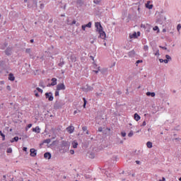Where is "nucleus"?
Wrapping results in <instances>:
<instances>
[{
	"label": "nucleus",
	"mask_w": 181,
	"mask_h": 181,
	"mask_svg": "<svg viewBox=\"0 0 181 181\" xmlns=\"http://www.w3.org/2000/svg\"><path fill=\"white\" fill-rule=\"evenodd\" d=\"M64 105L62 102L57 101L55 102L54 107L56 110H59V108H62Z\"/></svg>",
	"instance_id": "nucleus-5"
},
{
	"label": "nucleus",
	"mask_w": 181,
	"mask_h": 181,
	"mask_svg": "<svg viewBox=\"0 0 181 181\" xmlns=\"http://www.w3.org/2000/svg\"><path fill=\"white\" fill-rule=\"evenodd\" d=\"M128 136L131 138L132 136H134V132L130 131V132L128 134Z\"/></svg>",
	"instance_id": "nucleus-34"
},
{
	"label": "nucleus",
	"mask_w": 181,
	"mask_h": 181,
	"mask_svg": "<svg viewBox=\"0 0 181 181\" xmlns=\"http://www.w3.org/2000/svg\"><path fill=\"white\" fill-rule=\"evenodd\" d=\"M5 53L7 56H11V54H12V47H7L5 50Z\"/></svg>",
	"instance_id": "nucleus-11"
},
{
	"label": "nucleus",
	"mask_w": 181,
	"mask_h": 181,
	"mask_svg": "<svg viewBox=\"0 0 181 181\" xmlns=\"http://www.w3.org/2000/svg\"><path fill=\"white\" fill-rule=\"evenodd\" d=\"M136 163L137 165H139V163H141V161H139V160H136Z\"/></svg>",
	"instance_id": "nucleus-60"
},
{
	"label": "nucleus",
	"mask_w": 181,
	"mask_h": 181,
	"mask_svg": "<svg viewBox=\"0 0 181 181\" xmlns=\"http://www.w3.org/2000/svg\"><path fill=\"white\" fill-rule=\"evenodd\" d=\"M59 90H57L55 91V97L59 96Z\"/></svg>",
	"instance_id": "nucleus-47"
},
{
	"label": "nucleus",
	"mask_w": 181,
	"mask_h": 181,
	"mask_svg": "<svg viewBox=\"0 0 181 181\" xmlns=\"http://www.w3.org/2000/svg\"><path fill=\"white\" fill-rule=\"evenodd\" d=\"M145 125H146V122L144 121L143 123H142L141 127H145Z\"/></svg>",
	"instance_id": "nucleus-51"
},
{
	"label": "nucleus",
	"mask_w": 181,
	"mask_h": 181,
	"mask_svg": "<svg viewBox=\"0 0 181 181\" xmlns=\"http://www.w3.org/2000/svg\"><path fill=\"white\" fill-rule=\"evenodd\" d=\"M163 33L166 32L165 28L163 29Z\"/></svg>",
	"instance_id": "nucleus-63"
},
{
	"label": "nucleus",
	"mask_w": 181,
	"mask_h": 181,
	"mask_svg": "<svg viewBox=\"0 0 181 181\" xmlns=\"http://www.w3.org/2000/svg\"><path fill=\"white\" fill-rule=\"evenodd\" d=\"M37 90L39 92V93H43V90H42L40 88H37Z\"/></svg>",
	"instance_id": "nucleus-41"
},
{
	"label": "nucleus",
	"mask_w": 181,
	"mask_h": 181,
	"mask_svg": "<svg viewBox=\"0 0 181 181\" xmlns=\"http://www.w3.org/2000/svg\"><path fill=\"white\" fill-rule=\"evenodd\" d=\"M128 56L129 57H135V56H136V53L135 52L134 50H132L128 53Z\"/></svg>",
	"instance_id": "nucleus-15"
},
{
	"label": "nucleus",
	"mask_w": 181,
	"mask_h": 181,
	"mask_svg": "<svg viewBox=\"0 0 181 181\" xmlns=\"http://www.w3.org/2000/svg\"><path fill=\"white\" fill-rule=\"evenodd\" d=\"M18 141H19V137L18 136H15L14 138H13L10 142L11 144H13V142H18Z\"/></svg>",
	"instance_id": "nucleus-21"
},
{
	"label": "nucleus",
	"mask_w": 181,
	"mask_h": 181,
	"mask_svg": "<svg viewBox=\"0 0 181 181\" xmlns=\"http://www.w3.org/2000/svg\"><path fill=\"white\" fill-rule=\"evenodd\" d=\"M146 95H147L148 97H149V96L155 97L156 94H155L154 92H147V93H146Z\"/></svg>",
	"instance_id": "nucleus-23"
},
{
	"label": "nucleus",
	"mask_w": 181,
	"mask_h": 181,
	"mask_svg": "<svg viewBox=\"0 0 181 181\" xmlns=\"http://www.w3.org/2000/svg\"><path fill=\"white\" fill-rule=\"evenodd\" d=\"M0 135L2 136V140L5 141V134L2 133V131H0Z\"/></svg>",
	"instance_id": "nucleus-33"
},
{
	"label": "nucleus",
	"mask_w": 181,
	"mask_h": 181,
	"mask_svg": "<svg viewBox=\"0 0 181 181\" xmlns=\"http://www.w3.org/2000/svg\"><path fill=\"white\" fill-rule=\"evenodd\" d=\"M138 36H141V32H138L136 34V32H134L133 34L129 35L130 39H136Z\"/></svg>",
	"instance_id": "nucleus-7"
},
{
	"label": "nucleus",
	"mask_w": 181,
	"mask_h": 181,
	"mask_svg": "<svg viewBox=\"0 0 181 181\" xmlns=\"http://www.w3.org/2000/svg\"><path fill=\"white\" fill-rule=\"evenodd\" d=\"M64 65V61L60 60V63H59L58 66H59V67H63Z\"/></svg>",
	"instance_id": "nucleus-28"
},
{
	"label": "nucleus",
	"mask_w": 181,
	"mask_h": 181,
	"mask_svg": "<svg viewBox=\"0 0 181 181\" xmlns=\"http://www.w3.org/2000/svg\"><path fill=\"white\" fill-rule=\"evenodd\" d=\"M33 132H37V134L40 133V128L39 127H36L35 128H33Z\"/></svg>",
	"instance_id": "nucleus-20"
},
{
	"label": "nucleus",
	"mask_w": 181,
	"mask_h": 181,
	"mask_svg": "<svg viewBox=\"0 0 181 181\" xmlns=\"http://www.w3.org/2000/svg\"><path fill=\"white\" fill-rule=\"evenodd\" d=\"M146 146H147V148H152V142L148 141L146 143Z\"/></svg>",
	"instance_id": "nucleus-26"
},
{
	"label": "nucleus",
	"mask_w": 181,
	"mask_h": 181,
	"mask_svg": "<svg viewBox=\"0 0 181 181\" xmlns=\"http://www.w3.org/2000/svg\"><path fill=\"white\" fill-rule=\"evenodd\" d=\"M72 146L74 148H77V146H78V143H77V141H73L72 142Z\"/></svg>",
	"instance_id": "nucleus-24"
},
{
	"label": "nucleus",
	"mask_w": 181,
	"mask_h": 181,
	"mask_svg": "<svg viewBox=\"0 0 181 181\" xmlns=\"http://www.w3.org/2000/svg\"><path fill=\"white\" fill-rule=\"evenodd\" d=\"M180 28H181V25H180V24H178L177 26V32H180Z\"/></svg>",
	"instance_id": "nucleus-36"
},
{
	"label": "nucleus",
	"mask_w": 181,
	"mask_h": 181,
	"mask_svg": "<svg viewBox=\"0 0 181 181\" xmlns=\"http://www.w3.org/2000/svg\"><path fill=\"white\" fill-rule=\"evenodd\" d=\"M93 2L95 4H96V5H98V4H100V2H101V0H94Z\"/></svg>",
	"instance_id": "nucleus-37"
},
{
	"label": "nucleus",
	"mask_w": 181,
	"mask_h": 181,
	"mask_svg": "<svg viewBox=\"0 0 181 181\" xmlns=\"http://www.w3.org/2000/svg\"><path fill=\"white\" fill-rule=\"evenodd\" d=\"M44 158L45 159H51L52 158V154L49 152H47L44 154Z\"/></svg>",
	"instance_id": "nucleus-16"
},
{
	"label": "nucleus",
	"mask_w": 181,
	"mask_h": 181,
	"mask_svg": "<svg viewBox=\"0 0 181 181\" xmlns=\"http://www.w3.org/2000/svg\"><path fill=\"white\" fill-rule=\"evenodd\" d=\"M136 63V64H139V63H142V60H137Z\"/></svg>",
	"instance_id": "nucleus-53"
},
{
	"label": "nucleus",
	"mask_w": 181,
	"mask_h": 181,
	"mask_svg": "<svg viewBox=\"0 0 181 181\" xmlns=\"http://www.w3.org/2000/svg\"><path fill=\"white\" fill-rule=\"evenodd\" d=\"M51 81H52L51 86H56L57 84V78H52L51 79Z\"/></svg>",
	"instance_id": "nucleus-18"
},
{
	"label": "nucleus",
	"mask_w": 181,
	"mask_h": 181,
	"mask_svg": "<svg viewBox=\"0 0 181 181\" xmlns=\"http://www.w3.org/2000/svg\"><path fill=\"white\" fill-rule=\"evenodd\" d=\"M76 20H74L73 21H72V25H76Z\"/></svg>",
	"instance_id": "nucleus-59"
},
{
	"label": "nucleus",
	"mask_w": 181,
	"mask_h": 181,
	"mask_svg": "<svg viewBox=\"0 0 181 181\" xmlns=\"http://www.w3.org/2000/svg\"><path fill=\"white\" fill-rule=\"evenodd\" d=\"M45 97L46 98H48L49 101H53L54 97H53V93L52 92L49 93H45Z\"/></svg>",
	"instance_id": "nucleus-6"
},
{
	"label": "nucleus",
	"mask_w": 181,
	"mask_h": 181,
	"mask_svg": "<svg viewBox=\"0 0 181 181\" xmlns=\"http://www.w3.org/2000/svg\"><path fill=\"white\" fill-rule=\"evenodd\" d=\"M159 62H160V63H163L164 59H159Z\"/></svg>",
	"instance_id": "nucleus-57"
},
{
	"label": "nucleus",
	"mask_w": 181,
	"mask_h": 181,
	"mask_svg": "<svg viewBox=\"0 0 181 181\" xmlns=\"http://www.w3.org/2000/svg\"><path fill=\"white\" fill-rule=\"evenodd\" d=\"M163 62L165 63V64H168L169 63V60L164 59Z\"/></svg>",
	"instance_id": "nucleus-48"
},
{
	"label": "nucleus",
	"mask_w": 181,
	"mask_h": 181,
	"mask_svg": "<svg viewBox=\"0 0 181 181\" xmlns=\"http://www.w3.org/2000/svg\"><path fill=\"white\" fill-rule=\"evenodd\" d=\"M151 1H147V3L146 4V8H147V9H152V8H153V4H150Z\"/></svg>",
	"instance_id": "nucleus-17"
},
{
	"label": "nucleus",
	"mask_w": 181,
	"mask_h": 181,
	"mask_svg": "<svg viewBox=\"0 0 181 181\" xmlns=\"http://www.w3.org/2000/svg\"><path fill=\"white\" fill-rule=\"evenodd\" d=\"M6 88L8 90V91H11V86H7Z\"/></svg>",
	"instance_id": "nucleus-56"
},
{
	"label": "nucleus",
	"mask_w": 181,
	"mask_h": 181,
	"mask_svg": "<svg viewBox=\"0 0 181 181\" xmlns=\"http://www.w3.org/2000/svg\"><path fill=\"white\" fill-rule=\"evenodd\" d=\"M7 153H12V148H8L6 150Z\"/></svg>",
	"instance_id": "nucleus-35"
},
{
	"label": "nucleus",
	"mask_w": 181,
	"mask_h": 181,
	"mask_svg": "<svg viewBox=\"0 0 181 181\" xmlns=\"http://www.w3.org/2000/svg\"><path fill=\"white\" fill-rule=\"evenodd\" d=\"M6 46H8V43H4V47L1 46V49H2L4 50V49H5V47H6Z\"/></svg>",
	"instance_id": "nucleus-43"
},
{
	"label": "nucleus",
	"mask_w": 181,
	"mask_h": 181,
	"mask_svg": "<svg viewBox=\"0 0 181 181\" xmlns=\"http://www.w3.org/2000/svg\"><path fill=\"white\" fill-rule=\"evenodd\" d=\"M24 4H27V6L29 9H37V2L35 0H24Z\"/></svg>",
	"instance_id": "nucleus-1"
},
{
	"label": "nucleus",
	"mask_w": 181,
	"mask_h": 181,
	"mask_svg": "<svg viewBox=\"0 0 181 181\" xmlns=\"http://www.w3.org/2000/svg\"><path fill=\"white\" fill-rule=\"evenodd\" d=\"M90 59H91L92 60H94V57L90 56Z\"/></svg>",
	"instance_id": "nucleus-62"
},
{
	"label": "nucleus",
	"mask_w": 181,
	"mask_h": 181,
	"mask_svg": "<svg viewBox=\"0 0 181 181\" xmlns=\"http://www.w3.org/2000/svg\"><path fill=\"white\" fill-rule=\"evenodd\" d=\"M8 80H10V81H15V76H13V74H8Z\"/></svg>",
	"instance_id": "nucleus-19"
},
{
	"label": "nucleus",
	"mask_w": 181,
	"mask_h": 181,
	"mask_svg": "<svg viewBox=\"0 0 181 181\" xmlns=\"http://www.w3.org/2000/svg\"><path fill=\"white\" fill-rule=\"evenodd\" d=\"M134 119H135V121H139V119H141V116H139V115H138V113H135L134 114Z\"/></svg>",
	"instance_id": "nucleus-22"
},
{
	"label": "nucleus",
	"mask_w": 181,
	"mask_h": 181,
	"mask_svg": "<svg viewBox=\"0 0 181 181\" xmlns=\"http://www.w3.org/2000/svg\"><path fill=\"white\" fill-rule=\"evenodd\" d=\"M121 135H122V136H123V137L127 136V133H125V132H122L121 133Z\"/></svg>",
	"instance_id": "nucleus-42"
},
{
	"label": "nucleus",
	"mask_w": 181,
	"mask_h": 181,
	"mask_svg": "<svg viewBox=\"0 0 181 181\" xmlns=\"http://www.w3.org/2000/svg\"><path fill=\"white\" fill-rule=\"evenodd\" d=\"M165 59L167 60H168L169 62H171L172 61V57H170V56H169L168 54H166L165 55Z\"/></svg>",
	"instance_id": "nucleus-30"
},
{
	"label": "nucleus",
	"mask_w": 181,
	"mask_h": 181,
	"mask_svg": "<svg viewBox=\"0 0 181 181\" xmlns=\"http://www.w3.org/2000/svg\"><path fill=\"white\" fill-rule=\"evenodd\" d=\"M50 142H52V139H47L43 141L44 144H50Z\"/></svg>",
	"instance_id": "nucleus-27"
},
{
	"label": "nucleus",
	"mask_w": 181,
	"mask_h": 181,
	"mask_svg": "<svg viewBox=\"0 0 181 181\" xmlns=\"http://www.w3.org/2000/svg\"><path fill=\"white\" fill-rule=\"evenodd\" d=\"M35 97H39V93H37V90H34Z\"/></svg>",
	"instance_id": "nucleus-44"
},
{
	"label": "nucleus",
	"mask_w": 181,
	"mask_h": 181,
	"mask_svg": "<svg viewBox=\"0 0 181 181\" xmlns=\"http://www.w3.org/2000/svg\"><path fill=\"white\" fill-rule=\"evenodd\" d=\"M30 156H32L33 158H35V156H36V155H37V151L35 148H31L30 150Z\"/></svg>",
	"instance_id": "nucleus-9"
},
{
	"label": "nucleus",
	"mask_w": 181,
	"mask_h": 181,
	"mask_svg": "<svg viewBox=\"0 0 181 181\" xmlns=\"http://www.w3.org/2000/svg\"><path fill=\"white\" fill-rule=\"evenodd\" d=\"M71 155H74V150H70Z\"/></svg>",
	"instance_id": "nucleus-50"
},
{
	"label": "nucleus",
	"mask_w": 181,
	"mask_h": 181,
	"mask_svg": "<svg viewBox=\"0 0 181 181\" xmlns=\"http://www.w3.org/2000/svg\"><path fill=\"white\" fill-rule=\"evenodd\" d=\"M66 131L69 134H73L74 132V127L73 126H69L66 128Z\"/></svg>",
	"instance_id": "nucleus-12"
},
{
	"label": "nucleus",
	"mask_w": 181,
	"mask_h": 181,
	"mask_svg": "<svg viewBox=\"0 0 181 181\" xmlns=\"http://www.w3.org/2000/svg\"><path fill=\"white\" fill-rule=\"evenodd\" d=\"M61 147L63 149L64 152H67V151H69L70 148V143L65 141H62Z\"/></svg>",
	"instance_id": "nucleus-2"
},
{
	"label": "nucleus",
	"mask_w": 181,
	"mask_h": 181,
	"mask_svg": "<svg viewBox=\"0 0 181 181\" xmlns=\"http://www.w3.org/2000/svg\"><path fill=\"white\" fill-rule=\"evenodd\" d=\"M23 151H24V152H26V151H28V148L23 147Z\"/></svg>",
	"instance_id": "nucleus-54"
},
{
	"label": "nucleus",
	"mask_w": 181,
	"mask_h": 181,
	"mask_svg": "<svg viewBox=\"0 0 181 181\" xmlns=\"http://www.w3.org/2000/svg\"><path fill=\"white\" fill-rule=\"evenodd\" d=\"M81 28H82V30H86V27L84 26V25H83L81 26Z\"/></svg>",
	"instance_id": "nucleus-55"
},
{
	"label": "nucleus",
	"mask_w": 181,
	"mask_h": 181,
	"mask_svg": "<svg viewBox=\"0 0 181 181\" xmlns=\"http://www.w3.org/2000/svg\"><path fill=\"white\" fill-rule=\"evenodd\" d=\"M83 108H86V105H87V100H86V98H83Z\"/></svg>",
	"instance_id": "nucleus-31"
},
{
	"label": "nucleus",
	"mask_w": 181,
	"mask_h": 181,
	"mask_svg": "<svg viewBox=\"0 0 181 181\" xmlns=\"http://www.w3.org/2000/svg\"><path fill=\"white\" fill-rule=\"evenodd\" d=\"M99 33V37H100L101 39H105V37L107 36V35L105 34V32H104L103 30L100 31L98 33Z\"/></svg>",
	"instance_id": "nucleus-13"
},
{
	"label": "nucleus",
	"mask_w": 181,
	"mask_h": 181,
	"mask_svg": "<svg viewBox=\"0 0 181 181\" xmlns=\"http://www.w3.org/2000/svg\"><path fill=\"white\" fill-rule=\"evenodd\" d=\"M95 27L96 28V32L103 31V25H101L100 23L96 22L95 23Z\"/></svg>",
	"instance_id": "nucleus-4"
},
{
	"label": "nucleus",
	"mask_w": 181,
	"mask_h": 181,
	"mask_svg": "<svg viewBox=\"0 0 181 181\" xmlns=\"http://www.w3.org/2000/svg\"><path fill=\"white\" fill-rule=\"evenodd\" d=\"M57 90L59 91L60 90H66V86H64V83H59L57 86Z\"/></svg>",
	"instance_id": "nucleus-8"
},
{
	"label": "nucleus",
	"mask_w": 181,
	"mask_h": 181,
	"mask_svg": "<svg viewBox=\"0 0 181 181\" xmlns=\"http://www.w3.org/2000/svg\"><path fill=\"white\" fill-rule=\"evenodd\" d=\"M39 86L40 87H42V88H45V83H43L42 81H40V83H39Z\"/></svg>",
	"instance_id": "nucleus-25"
},
{
	"label": "nucleus",
	"mask_w": 181,
	"mask_h": 181,
	"mask_svg": "<svg viewBox=\"0 0 181 181\" xmlns=\"http://www.w3.org/2000/svg\"><path fill=\"white\" fill-rule=\"evenodd\" d=\"M154 54L155 56H160V54H159V49H157Z\"/></svg>",
	"instance_id": "nucleus-40"
},
{
	"label": "nucleus",
	"mask_w": 181,
	"mask_h": 181,
	"mask_svg": "<svg viewBox=\"0 0 181 181\" xmlns=\"http://www.w3.org/2000/svg\"><path fill=\"white\" fill-rule=\"evenodd\" d=\"M28 128H32V124H29L28 125Z\"/></svg>",
	"instance_id": "nucleus-58"
},
{
	"label": "nucleus",
	"mask_w": 181,
	"mask_h": 181,
	"mask_svg": "<svg viewBox=\"0 0 181 181\" xmlns=\"http://www.w3.org/2000/svg\"><path fill=\"white\" fill-rule=\"evenodd\" d=\"M153 30H157L158 33H159V27L158 26H155L153 28Z\"/></svg>",
	"instance_id": "nucleus-38"
},
{
	"label": "nucleus",
	"mask_w": 181,
	"mask_h": 181,
	"mask_svg": "<svg viewBox=\"0 0 181 181\" xmlns=\"http://www.w3.org/2000/svg\"><path fill=\"white\" fill-rule=\"evenodd\" d=\"M93 73H95L96 74H98V71H102V73H103V70L100 69V66L98 67L97 71L93 70Z\"/></svg>",
	"instance_id": "nucleus-32"
},
{
	"label": "nucleus",
	"mask_w": 181,
	"mask_h": 181,
	"mask_svg": "<svg viewBox=\"0 0 181 181\" xmlns=\"http://www.w3.org/2000/svg\"><path fill=\"white\" fill-rule=\"evenodd\" d=\"M74 2L76 4L77 8H81L84 5V0H74Z\"/></svg>",
	"instance_id": "nucleus-3"
},
{
	"label": "nucleus",
	"mask_w": 181,
	"mask_h": 181,
	"mask_svg": "<svg viewBox=\"0 0 181 181\" xmlns=\"http://www.w3.org/2000/svg\"><path fill=\"white\" fill-rule=\"evenodd\" d=\"M98 132H103V127H99L98 128Z\"/></svg>",
	"instance_id": "nucleus-52"
},
{
	"label": "nucleus",
	"mask_w": 181,
	"mask_h": 181,
	"mask_svg": "<svg viewBox=\"0 0 181 181\" xmlns=\"http://www.w3.org/2000/svg\"><path fill=\"white\" fill-rule=\"evenodd\" d=\"M69 54V59H71V61L74 63L76 62V61L77 60L76 58V56H74V54Z\"/></svg>",
	"instance_id": "nucleus-14"
},
{
	"label": "nucleus",
	"mask_w": 181,
	"mask_h": 181,
	"mask_svg": "<svg viewBox=\"0 0 181 181\" xmlns=\"http://www.w3.org/2000/svg\"><path fill=\"white\" fill-rule=\"evenodd\" d=\"M159 47L160 49H163V50H168V48L166 47H162V46H159Z\"/></svg>",
	"instance_id": "nucleus-45"
},
{
	"label": "nucleus",
	"mask_w": 181,
	"mask_h": 181,
	"mask_svg": "<svg viewBox=\"0 0 181 181\" xmlns=\"http://www.w3.org/2000/svg\"><path fill=\"white\" fill-rule=\"evenodd\" d=\"M25 53H30V49H26Z\"/></svg>",
	"instance_id": "nucleus-49"
},
{
	"label": "nucleus",
	"mask_w": 181,
	"mask_h": 181,
	"mask_svg": "<svg viewBox=\"0 0 181 181\" xmlns=\"http://www.w3.org/2000/svg\"><path fill=\"white\" fill-rule=\"evenodd\" d=\"M165 180H166V179H165L164 177H163V180H159V181H165Z\"/></svg>",
	"instance_id": "nucleus-61"
},
{
	"label": "nucleus",
	"mask_w": 181,
	"mask_h": 181,
	"mask_svg": "<svg viewBox=\"0 0 181 181\" xmlns=\"http://www.w3.org/2000/svg\"><path fill=\"white\" fill-rule=\"evenodd\" d=\"M82 129H83V132H86L87 131V127H82Z\"/></svg>",
	"instance_id": "nucleus-46"
},
{
	"label": "nucleus",
	"mask_w": 181,
	"mask_h": 181,
	"mask_svg": "<svg viewBox=\"0 0 181 181\" xmlns=\"http://www.w3.org/2000/svg\"><path fill=\"white\" fill-rule=\"evenodd\" d=\"M83 91L88 92V91H93V87L86 85L84 88H83Z\"/></svg>",
	"instance_id": "nucleus-10"
},
{
	"label": "nucleus",
	"mask_w": 181,
	"mask_h": 181,
	"mask_svg": "<svg viewBox=\"0 0 181 181\" xmlns=\"http://www.w3.org/2000/svg\"><path fill=\"white\" fill-rule=\"evenodd\" d=\"M91 22H89L88 24L83 25L85 28H91Z\"/></svg>",
	"instance_id": "nucleus-29"
},
{
	"label": "nucleus",
	"mask_w": 181,
	"mask_h": 181,
	"mask_svg": "<svg viewBox=\"0 0 181 181\" xmlns=\"http://www.w3.org/2000/svg\"><path fill=\"white\" fill-rule=\"evenodd\" d=\"M148 49H149V47H148V45H144V50H145L146 52L148 50Z\"/></svg>",
	"instance_id": "nucleus-39"
},
{
	"label": "nucleus",
	"mask_w": 181,
	"mask_h": 181,
	"mask_svg": "<svg viewBox=\"0 0 181 181\" xmlns=\"http://www.w3.org/2000/svg\"><path fill=\"white\" fill-rule=\"evenodd\" d=\"M86 134L87 135H88V130H87V131L86 132Z\"/></svg>",
	"instance_id": "nucleus-64"
}]
</instances>
